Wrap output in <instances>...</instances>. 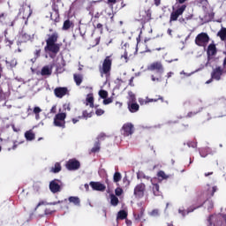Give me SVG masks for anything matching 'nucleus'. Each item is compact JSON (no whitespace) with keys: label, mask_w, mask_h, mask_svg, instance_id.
<instances>
[{"label":"nucleus","mask_w":226,"mask_h":226,"mask_svg":"<svg viewBox=\"0 0 226 226\" xmlns=\"http://www.w3.org/2000/svg\"><path fill=\"white\" fill-rule=\"evenodd\" d=\"M86 105H89L90 109H94V96L93 94H88L87 95Z\"/></svg>","instance_id":"19"},{"label":"nucleus","mask_w":226,"mask_h":226,"mask_svg":"<svg viewBox=\"0 0 226 226\" xmlns=\"http://www.w3.org/2000/svg\"><path fill=\"white\" fill-rule=\"evenodd\" d=\"M100 149H101L100 141H96L94 143V147H92V149L89 151V154H92V153H98V152H100Z\"/></svg>","instance_id":"36"},{"label":"nucleus","mask_w":226,"mask_h":226,"mask_svg":"<svg viewBox=\"0 0 226 226\" xmlns=\"http://www.w3.org/2000/svg\"><path fill=\"white\" fill-rule=\"evenodd\" d=\"M95 114H96V116H103L105 114V110H103L102 109H97L95 110Z\"/></svg>","instance_id":"51"},{"label":"nucleus","mask_w":226,"mask_h":226,"mask_svg":"<svg viewBox=\"0 0 226 226\" xmlns=\"http://www.w3.org/2000/svg\"><path fill=\"white\" fill-rule=\"evenodd\" d=\"M99 72L103 77H110V72H112V56H108L104 58L102 65L99 67Z\"/></svg>","instance_id":"3"},{"label":"nucleus","mask_w":226,"mask_h":226,"mask_svg":"<svg viewBox=\"0 0 226 226\" xmlns=\"http://www.w3.org/2000/svg\"><path fill=\"white\" fill-rule=\"evenodd\" d=\"M90 186L95 192H105L107 190V186L100 182H90Z\"/></svg>","instance_id":"15"},{"label":"nucleus","mask_w":226,"mask_h":226,"mask_svg":"<svg viewBox=\"0 0 226 226\" xmlns=\"http://www.w3.org/2000/svg\"><path fill=\"white\" fill-rule=\"evenodd\" d=\"M185 10H186V4H182L175 11H172L170 14V22H176V20L179 19L180 15L185 13Z\"/></svg>","instance_id":"9"},{"label":"nucleus","mask_w":226,"mask_h":226,"mask_svg":"<svg viewBox=\"0 0 226 226\" xmlns=\"http://www.w3.org/2000/svg\"><path fill=\"white\" fill-rule=\"evenodd\" d=\"M226 73L225 70L222 66H216L212 70L211 77L214 80H222V76Z\"/></svg>","instance_id":"10"},{"label":"nucleus","mask_w":226,"mask_h":226,"mask_svg":"<svg viewBox=\"0 0 226 226\" xmlns=\"http://www.w3.org/2000/svg\"><path fill=\"white\" fill-rule=\"evenodd\" d=\"M49 190L51 193H59L61 192V180L54 179L49 182Z\"/></svg>","instance_id":"12"},{"label":"nucleus","mask_w":226,"mask_h":226,"mask_svg":"<svg viewBox=\"0 0 226 226\" xmlns=\"http://www.w3.org/2000/svg\"><path fill=\"white\" fill-rule=\"evenodd\" d=\"M109 137L107 136V134H105V132H101L98 136H97V140H105V139Z\"/></svg>","instance_id":"46"},{"label":"nucleus","mask_w":226,"mask_h":226,"mask_svg":"<svg viewBox=\"0 0 226 226\" xmlns=\"http://www.w3.org/2000/svg\"><path fill=\"white\" fill-rule=\"evenodd\" d=\"M57 204H61V201H55V202H51V203H47V201L41 200L37 204L35 209L39 208L40 206H56Z\"/></svg>","instance_id":"26"},{"label":"nucleus","mask_w":226,"mask_h":226,"mask_svg":"<svg viewBox=\"0 0 226 226\" xmlns=\"http://www.w3.org/2000/svg\"><path fill=\"white\" fill-rule=\"evenodd\" d=\"M147 70L157 72V76H151L153 82H160V80H162V73H163V64H162V62L157 61L152 63L148 66Z\"/></svg>","instance_id":"2"},{"label":"nucleus","mask_w":226,"mask_h":226,"mask_svg":"<svg viewBox=\"0 0 226 226\" xmlns=\"http://www.w3.org/2000/svg\"><path fill=\"white\" fill-rule=\"evenodd\" d=\"M139 109H140V106L137 102H128V109L132 113L138 112Z\"/></svg>","instance_id":"20"},{"label":"nucleus","mask_w":226,"mask_h":226,"mask_svg":"<svg viewBox=\"0 0 226 226\" xmlns=\"http://www.w3.org/2000/svg\"><path fill=\"white\" fill-rule=\"evenodd\" d=\"M130 186V181L128 180V177H124L123 178V185L122 188H128Z\"/></svg>","instance_id":"41"},{"label":"nucleus","mask_w":226,"mask_h":226,"mask_svg":"<svg viewBox=\"0 0 226 226\" xmlns=\"http://www.w3.org/2000/svg\"><path fill=\"white\" fill-rule=\"evenodd\" d=\"M152 192L154 197H160L162 195V191H160V185L158 184L153 185Z\"/></svg>","instance_id":"22"},{"label":"nucleus","mask_w":226,"mask_h":226,"mask_svg":"<svg viewBox=\"0 0 226 226\" xmlns=\"http://www.w3.org/2000/svg\"><path fill=\"white\" fill-rule=\"evenodd\" d=\"M73 22H72L70 19H67L64 22L63 25V31H68V29H70V27H73Z\"/></svg>","instance_id":"30"},{"label":"nucleus","mask_w":226,"mask_h":226,"mask_svg":"<svg viewBox=\"0 0 226 226\" xmlns=\"http://www.w3.org/2000/svg\"><path fill=\"white\" fill-rule=\"evenodd\" d=\"M139 17L141 20V24H147V22L151 21V10L141 11L139 12Z\"/></svg>","instance_id":"13"},{"label":"nucleus","mask_w":226,"mask_h":226,"mask_svg":"<svg viewBox=\"0 0 226 226\" xmlns=\"http://www.w3.org/2000/svg\"><path fill=\"white\" fill-rule=\"evenodd\" d=\"M137 178L138 179H149V177H147L146 174H144V172H142V171H138Z\"/></svg>","instance_id":"42"},{"label":"nucleus","mask_w":226,"mask_h":226,"mask_svg":"<svg viewBox=\"0 0 226 226\" xmlns=\"http://www.w3.org/2000/svg\"><path fill=\"white\" fill-rule=\"evenodd\" d=\"M110 204L111 206H117V204H119V199L117 198V196L114 195V194H110Z\"/></svg>","instance_id":"33"},{"label":"nucleus","mask_w":226,"mask_h":226,"mask_svg":"<svg viewBox=\"0 0 226 226\" xmlns=\"http://www.w3.org/2000/svg\"><path fill=\"white\" fill-rule=\"evenodd\" d=\"M128 218V213L124 210H120L117 213V220H126Z\"/></svg>","instance_id":"28"},{"label":"nucleus","mask_w":226,"mask_h":226,"mask_svg":"<svg viewBox=\"0 0 226 226\" xmlns=\"http://www.w3.org/2000/svg\"><path fill=\"white\" fill-rule=\"evenodd\" d=\"M218 50L216 49V44L215 43H211L208 45L207 49V54L208 56H216V53Z\"/></svg>","instance_id":"18"},{"label":"nucleus","mask_w":226,"mask_h":226,"mask_svg":"<svg viewBox=\"0 0 226 226\" xmlns=\"http://www.w3.org/2000/svg\"><path fill=\"white\" fill-rule=\"evenodd\" d=\"M5 64H6L7 68L13 70V68H15V66H17V58L13 57V56L7 57L5 60Z\"/></svg>","instance_id":"17"},{"label":"nucleus","mask_w":226,"mask_h":226,"mask_svg":"<svg viewBox=\"0 0 226 226\" xmlns=\"http://www.w3.org/2000/svg\"><path fill=\"white\" fill-rule=\"evenodd\" d=\"M217 36L222 40V41H225L226 40V28H222L218 33Z\"/></svg>","instance_id":"32"},{"label":"nucleus","mask_w":226,"mask_h":226,"mask_svg":"<svg viewBox=\"0 0 226 226\" xmlns=\"http://www.w3.org/2000/svg\"><path fill=\"white\" fill-rule=\"evenodd\" d=\"M198 3H200V4H206L207 0H198Z\"/></svg>","instance_id":"64"},{"label":"nucleus","mask_w":226,"mask_h":226,"mask_svg":"<svg viewBox=\"0 0 226 226\" xmlns=\"http://www.w3.org/2000/svg\"><path fill=\"white\" fill-rule=\"evenodd\" d=\"M25 139L29 141L34 140V139H36V135L34 134L33 130H29L25 132Z\"/></svg>","instance_id":"21"},{"label":"nucleus","mask_w":226,"mask_h":226,"mask_svg":"<svg viewBox=\"0 0 226 226\" xmlns=\"http://www.w3.org/2000/svg\"><path fill=\"white\" fill-rule=\"evenodd\" d=\"M157 177H161V179H169V177H170V176L165 174V171L160 170L157 173Z\"/></svg>","instance_id":"38"},{"label":"nucleus","mask_w":226,"mask_h":226,"mask_svg":"<svg viewBox=\"0 0 226 226\" xmlns=\"http://www.w3.org/2000/svg\"><path fill=\"white\" fill-rule=\"evenodd\" d=\"M135 102H137V99L135 98V95L131 93L128 103H135Z\"/></svg>","instance_id":"48"},{"label":"nucleus","mask_w":226,"mask_h":226,"mask_svg":"<svg viewBox=\"0 0 226 226\" xmlns=\"http://www.w3.org/2000/svg\"><path fill=\"white\" fill-rule=\"evenodd\" d=\"M41 54V48L40 46H35V50L34 52V56L35 59H38Z\"/></svg>","instance_id":"39"},{"label":"nucleus","mask_w":226,"mask_h":226,"mask_svg":"<svg viewBox=\"0 0 226 226\" xmlns=\"http://www.w3.org/2000/svg\"><path fill=\"white\" fill-rule=\"evenodd\" d=\"M73 79L76 86H80L84 80V76H82V74H74Z\"/></svg>","instance_id":"25"},{"label":"nucleus","mask_w":226,"mask_h":226,"mask_svg":"<svg viewBox=\"0 0 226 226\" xmlns=\"http://www.w3.org/2000/svg\"><path fill=\"white\" fill-rule=\"evenodd\" d=\"M139 105H147V97L146 99L139 98Z\"/></svg>","instance_id":"50"},{"label":"nucleus","mask_w":226,"mask_h":226,"mask_svg":"<svg viewBox=\"0 0 226 226\" xmlns=\"http://www.w3.org/2000/svg\"><path fill=\"white\" fill-rule=\"evenodd\" d=\"M113 100H112V97H109V98H105L103 100V105H109L110 103H112Z\"/></svg>","instance_id":"49"},{"label":"nucleus","mask_w":226,"mask_h":226,"mask_svg":"<svg viewBox=\"0 0 226 226\" xmlns=\"http://www.w3.org/2000/svg\"><path fill=\"white\" fill-rule=\"evenodd\" d=\"M121 59L124 63H127L129 61L128 52L124 51V53L121 56Z\"/></svg>","instance_id":"45"},{"label":"nucleus","mask_w":226,"mask_h":226,"mask_svg":"<svg viewBox=\"0 0 226 226\" xmlns=\"http://www.w3.org/2000/svg\"><path fill=\"white\" fill-rule=\"evenodd\" d=\"M99 96L102 98V100H104L105 98H107V96H109V92H107V90H100Z\"/></svg>","instance_id":"43"},{"label":"nucleus","mask_w":226,"mask_h":226,"mask_svg":"<svg viewBox=\"0 0 226 226\" xmlns=\"http://www.w3.org/2000/svg\"><path fill=\"white\" fill-rule=\"evenodd\" d=\"M5 43L7 47H11V45H13V41H10V39L5 38Z\"/></svg>","instance_id":"53"},{"label":"nucleus","mask_w":226,"mask_h":226,"mask_svg":"<svg viewBox=\"0 0 226 226\" xmlns=\"http://www.w3.org/2000/svg\"><path fill=\"white\" fill-rule=\"evenodd\" d=\"M121 132L124 137H130V135H133V132H135V126L132 123H125L122 126Z\"/></svg>","instance_id":"8"},{"label":"nucleus","mask_w":226,"mask_h":226,"mask_svg":"<svg viewBox=\"0 0 226 226\" xmlns=\"http://www.w3.org/2000/svg\"><path fill=\"white\" fill-rule=\"evenodd\" d=\"M216 190H218V187L217 186H213L212 187V192L207 191L206 192L207 199H211V197H213L215 195V192H216Z\"/></svg>","instance_id":"37"},{"label":"nucleus","mask_w":226,"mask_h":226,"mask_svg":"<svg viewBox=\"0 0 226 226\" xmlns=\"http://www.w3.org/2000/svg\"><path fill=\"white\" fill-rule=\"evenodd\" d=\"M66 113H58L54 117V126L57 128H66Z\"/></svg>","instance_id":"6"},{"label":"nucleus","mask_w":226,"mask_h":226,"mask_svg":"<svg viewBox=\"0 0 226 226\" xmlns=\"http://www.w3.org/2000/svg\"><path fill=\"white\" fill-rule=\"evenodd\" d=\"M154 4L160 6V4H162V0H154Z\"/></svg>","instance_id":"63"},{"label":"nucleus","mask_w":226,"mask_h":226,"mask_svg":"<svg viewBox=\"0 0 226 226\" xmlns=\"http://www.w3.org/2000/svg\"><path fill=\"white\" fill-rule=\"evenodd\" d=\"M41 75L42 77L45 76H49V75H52V69H50V67H49V65H46L44 67H42L41 71Z\"/></svg>","instance_id":"23"},{"label":"nucleus","mask_w":226,"mask_h":226,"mask_svg":"<svg viewBox=\"0 0 226 226\" xmlns=\"http://www.w3.org/2000/svg\"><path fill=\"white\" fill-rule=\"evenodd\" d=\"M207 226H226V219L222 215H210L207 220Z\"/></svg>","instance_id":"4"},{"label":"nucleus","mask_w":226,"mask_h":226,"mask_svg":"<svg viewBox=\"0 0 226 226\" xmlns=\"http://www.w3.org/2000/svg\"><path fill=\"white\" fill-rule=\"evenodd\" d=\"M96 19L93 20V26L94 29H98L100 31V34H103V25L102 23H97L96 25Z\"/></svg>","instance_id":"29"},{"label":"nucleus","mask_w":226,"mask_h":226,"mask_svg":"<svg viewBox=\"0 0 226 226\" xmlns=\"http://www.w3.org/2000/svg\"><path fill=\"white\" fill-rule=\"evenodd\" d=\"M209 35L207 33H200L195 38V43L198 47H203L206 49L207 47V43H209Z\"/></svg>","instance_id":"5"},{"label":"nucleus","mask_w":226,"mask_h":226,"mask_svg":"<svg viewBox=\"0 0 226 226\" xmlns=\"http://www.w3.org/2000/svg\"><path fill=\"white\" fill-rule=\"evenodd\" d=\"M61 163L56 162L54 167L51 168V172H53L54 174H57L61 172Z\"/></svg>","instance_id":"34"},{"label":"nucleus","mask_w":226,"mask_h":226,"mask_svg":"<svg viewBox=\"0 0 226 226\" xmlns=\"http://www.w3.org/2000/svg\"><path fill=\"white\" fill-rule=\"evenodd\" d=\"M64 109L68 110V112H70V110H72V108L70 107V103L64 104Z\"/></svg>","instance_id":"55"},{"label":"nucleus","mask_w":226,"mask_h":226,"mask_svg":"<svg viewBox=\"0 0 226 226\" xmlns=\"http://www.w3.org/2000/svg\"><path fill=\"white\" fill-rule=\"evenodd\" d=\"M68 200L71 204L74 206H80V199L77 196H71L68 198Z\"/></svg>","instance_id":"24"},{"label":"nucleus","mask_w":226,"mask_h":226,"mask_svg":"<svg viewBox=\"0 0 226 226\" xmlns=\"http://www.w3.org/2000/svg\"><path fill=\"white\" fill-rule=\"evenodd\" d=\"M8 20H10V18L8 17V14H6V13H1L0 14V22H1V24H8Z\"/></svg>","instance_id":"35"},{"label":"nucleus","mask_w":226,"mask_h":226,"mask_svg":"<svg viewBox=\"0 0 226 226\" xmlns=\"http://www.w3.org/2000/svg\"><path fill=\"white\" fill-rule=\"evenodd\" d=\"M98 19H100V12H96L94 16V20H96V22H98Z\"/></svg>","instance_id":"62"},{"label":"nucleus","mask_w":226,"mask_h":226,"mask_svg":"<svg viewBox=\"0 0 226 226\" xmlns=\"http://www.w3.org/2000/svg\"><path fill=\"white\" fill-rule=\"evenodd\" d=\"M144 216V210H141L139 214H138V216L136 217V220H141V218Z\"/></svg>","instance_id":"56"},{"label":"nucleus","mask_w":226,"mask_h":226,"mask_svg":"<svg viewBox=\"0 0 226 226\" xmlns=\"http://www.w3.org/2000/svg\"><path fill=\"white\" fill-rule=\"evenodd\" d=\"M31 41V35L27 34H23L19 36L17 41V45L18 47H21L22 43H27V41Z\"/></svg>","instance_id":"16"},{"label":"nucleus","mask_w":226,"mask_h":226,"mask_svg":"<svg viewBox=\"0 0 226 226\" xmlns=\"http://www.w3.org/2000/svg\"><path fill=\"white\" fill-rule=\"evenodd\" d=\"M65 167L67 170H79V169H80V162L75 158L70 159L66 162Z\"/></svg>","instance_id":"11"},{"label":"nucleus","mask_w":226,"mask_h":226,"mask_svg":"<svg viewBox=\"0 0 226 226\" xmlns=\"http://www.w3.org/2000/svg\"><path fill=\"white\" fill-rule=\"evenodd\" d=\"M158 101H161L162 103H163V97H162L161 95H156L155 98H149V97H147V103H153V102H158Z\"/></svg>","instance_id":"31"},{"label":"nucleus","mask_w":226,"mask_h":226,"mask_svg":"<svg viewBox=\"0 0 226 226\" xmlns=\"http://www.w3.org/2000/svg\"><path fill=\"white\" fill-rule=\"evenodd\" d=\"M115 195H117V197H121V195H123V188L121 187H117L115 189Z\"/></svg>","instance_id":"44"},{"label":"nucleus","mask_w":226,"mask_h":226,"mask_svg":"<svg viewBox=\"0 0 226 226\" xmlns=\"http://www.w3.org/2000/svg\"><path fill=\"white\" fill-rule=\"evenodd\" d=\"M133 195L135 199H143L144 195H146V184H138L134 188Z\"/></svg>","instance_id":"7"},{"label":"nucleus","mask_w":226,"mask_h":226,"mask_svg":"<svg viewBox=\"0 0 226 226\" xmlns=\"http://www.w3.org/2000/svg\"><path fill=\"white\" fill-rule=\"evenodd\" d=\"M93 114L87 112V110H84L82 113V117H84L85 119H87V117H92Z\"/></svg>","instance_id":"47"},{"label":"nucleus","mask_w":226,"mask_h":226,"mask_svg":"<svg viewBox=\"0 0 226 226\" xmlns=\"http://www.w3.org/2000/svg\"><path fill=\"white\" fill-rule=\"evenodd\" d=\"M41 112V109L40 107H34V114H36L37 116Z\"/></svg>","instance_id":"52"},{"label":"nucleus","mask_w":226,"mask_h":226,"mask_svg":"<svg viewBox=\"0 0 226 226\" xmlns=\"http://www.w3.org/2000/svg\"><path fill=\"white\" fill-rule=\"evenodd\" d=\"M57 112V107L56 105L52 106L50 109V114H56Z\"/></svg>","instance_id":"54"},{"label":"nucleus","mask_w":226,"mask_h":226,"mask_svg":"<svg viewBox=\"0 0 226 226\" xmlns=\"http://www.w3.org/2000/svg\"><path fill=\"white\" fill-rule=\"evenodd\" d=\"M53 212L54 210H51L50 208H46L44 210L45 215H52Z\"/></svg>","instance_id":"58"},{"label":"nucleus","mask_w":226,"mask_h":226,"mask_svg":"<svg viewBox=\"0 0 226 226\" xmlns=\"http://www.w3.org/2000/svg\"><path fill=\"white\" fill-rule=\"evenodd\" d=\"M19 144H20V143L18 141H13V146H12L11 149L15 150V148L19 147Z\"/></svg>","instance_id":"61"},{"label":"nucleus","mask_w":226,"mask_h":226,"mask_svg":"<svg viewBox=\"0 0 226 226\" xmlns=\"http://www.w3.org/2000/svg\"><path fill=\"white\" fill-rule=\"evenodd\" d=\"M53 11H55V14L57 15V17H59V9L57 8V6L54 5Z\"/></svg>","instance_id":"57"},{"label":"nucleus","mask_w":226,"mask_h":226,"mask_svg":"<svg viewBox=\"0 0 226 226\" xmlns=\"http://www.w3.org/2000/svg\"><path fill=\"white\" fill-rule=\"evenodd\" d=\"M54 94L56 98H63V96H66V94H68V88L64 87H58L54 89Z\"/></svg>","instance_id":"14"},{"label":"nucleus","mask_w":226,"mask_h":226,"mask_svg":"<svg viewBox=\"0 0 226 226\" xmlns=\"http://www.w3.org/2000/svg\"><path fill=\"white\" fill-rule=\"evenodd\" d=\"M158 213H159L158 209H154L151 212V215H152V216H158Z\"/></svg>","instance_id":"60"},{"label":"nucleus","mask_w":226,"mask_h":226,"mask_svg":"<svg viewBox=\"0 0 226 226\" xmlns=\"http://www.w3.org/2000/svg\"><path fill=\"white\" fill-rule=\"evenodd\" d=\"M49 33L47 34L48 38L46 39V46L44 47L45 52H49V57L54 59L59 51L61 50V43H57V40H59V34L52 28H49Z\"/></svg>","instance_id":"1"},{"label":"nucleus","mask_w":226,"mask_h":226,"mask_svg":"<svg viewBox=\"0 0 226 226\" xmlns=\"http://www.w3.org/2000/svg\"><path fill=\"white\" fill-rule=\"evenodd\" d=\"M121 173L119 171H116L113 175V181L117 184V186H119V181L122 179Z\"/></svg>","instance_id":"27"},{"label":"nucleus","mask_w":226,"mask_h":226,"mask_svg":"<svg viewBox=\"0 0 226 226\" xmlns=\"http://www.w3.org/2000/svg\"><path fill=\"white\" fill-rule=\"evenodd\" d=\"M193 116H197V112H189L186 116V117H193Z\"/></svg>","instance_id":"59"},{"label":"nucleus","mask_w":226,"mask_h":226,"mask_svg":"<svg viewBox=\"0 0 226 226\" xmlns=\"http://www.w3.org/2000/svg\"><path fill=\"white\" fill-rule=\"evenodd\" d=\"M204 202L208 211H211V209L215 207V204L213 203V200H205Z\"/></svg>","instance_id":"40"}]
</instances>
